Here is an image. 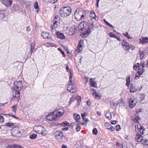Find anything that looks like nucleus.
Returning a JSON list of instances; mask_svg holds the SVG:
<instances>
[{"label":"nucleus","instance_id":"nucleus-38","mask_svg":"<svg viewBox=\"0 0 148 148\" xmlns=\"http://www.w3.org/2000/svg\"><path fill=\"white\" fill-rule=\"evenodd\" d=\"M142 143L144 145H148V140L146 139H143Z\"/></svg>","mask_w":148,"mask_h":148},{"label":"nucleus","instance_id":"nucleus-48","mask_svg":"<svg viewBox=\"0 0 148 148\" xmlns=\"http://www.w3.org/2000/svg\"><path fill=\"white\" fill-rule=\"evenodd\" d=\"M109 35L110 37H111L114 38H115V36H116L114 34H113L112 32H110V33H109Z\"/></svg>","mask_w":148,"mask_h":148},{"label":"nucleus","instance_id":"nucleus-42","mask_svg":"<svg viewBox=\"0 0 148 148\" xmlns=\"http://www.w3.org/2000/svg\"><path fill=\"white\" fill-rule=\"evenodd\" d=\"M16 105H14V106H13L12 107V111L13 112H14L15 113L16 112V110H17V108H16Z\"/></svg>","mask_w":148,"mask_h":148},{"label":"nucleus","instance_id":"nucleus-16","mask_svg":"<svg viewBox=\"0 0 148 148\" xmlns=\"http://www.w3.org/2000/svg\"><path fill=\"white\" fill-rule=\"evenodd\" d=\"M90 18H94L96 21H97L98 20V17H96L94 11L92 10L90 14Z\"/></svg>","mask_w":148,"mask_h":148},{"label":"nucleus","instance_id":"nucleus-5","mask_svg":"<svg viewBox=\"0 0 148 148\" xmlns=\"http://www.w3.org/2000/svg\"><path fill=\"white\" fill-rule=\"evenodd\" d=\"M64 113V110L63 108H60L58 110H56L53 112V114L55 115L57 118L60 117Z\"/></svg>","mask_w":148,"mask_h":148},{"label":"nucleus","instance_id":"nucleus-61","mask_svg":"<svg viewBox=\"0 0 148 148\" xmlns=\"http://www.w3.org/2000/svg\"><path fill=\"white\" fill-rule=\"evenodd\" d=\"M12 125V123H8L5 124V126H8L10 127Z\"/></svg>","mask_w":148,"mask_h":148},{"label":"nucleus","instance_id":"nucleus-40","mask_svg":"<svg viewBox=\"0 0 148 148\" xmlns=\"http://www.w3.org/2000/svg\"><path fill=\"white\" fill-rule=\"evenodd\" d=\"M123 34L125 36H126L128 39H131L132 38V37H131L130 36L127 32H126L125 33H123Z\"/></svg>","mask_w":148,"mask_h":148},{"label":"nucleus","instance_id":"nucleus-3","mask_svg":"<svg viewBox=\"0 0 148 148\" xmlns=\"http://www.w3.org/2000/svg\"><path fill=\"white\" fill-rule=\"evenodd\" d=\"M71 8L68 6L62 8L60 10V14L63 18L67 17L71 14Z\"/></svg>","mask_w":148,"mask_h":148},{"label":"nucleus","instance_id":"nucleus-28","mask_svg":"<svg viewBox=\"0 0 148 148\" xmlns=\"http://www.w3.org/2000/svg\"><path fill=\"white\" fill-rule=\"evenodd\" d=\"M130 75H129L127 77H126V85L128 87L130 85Z\"/></svg>","mask_w":148,"mask_h":148},{"label":"nucleus","instance_id":"nucleus-35","mask_svg":"<svg viewBox=\"0 0 148 148\" xmlns=\"http://www.w3.org/2000/svg\"><path fill=\"white\" fill-rule=\"evenodd\" d=\"M79 16L80 17L78 18L76 17H75L76 20L77 21H79L81 19H83L84 17L86 16V15L83 14L82 15H80Z\"/></svg>","mask_w":148,"mask_h":148},{"label":"nucleus","instance_id":"nucleus-2","mask_svg":"<svg viewBox=\"0 0 148 148\" xmlns=\"http://www.w3.org/2000/svg\"><path fill=\"white\" fill-rule=\"evenodd\" d=\"M54 135L59 142H66L67 141L66 137L63 135L62 132L61 131L58 130L55 132Z\"/></svg>","mask_w":148,"mask_h":148},{"label":"nucleus","instance_id":"nucleus-43","mask_svg":"<svg viewBox=\"0 0 148 148\" xmlns=\"http://www.w3.org/2000/svg\"><path fill=\"white\" fill-rule=\"evenodd\" d=\"M104 126L107 129H108V128L111 126L110 124L109 123H106L104 124Z\"/></svg>","mask_w":148,"mask_h":148},{"label":"nucleus","instance_id":"nucleus-49","mask_svg":"<svg viewBox=\"0 0 148 148\" xmlns=\"http://www.w3.org/2000/svg\"><path fill=\"white\" fill-rule=\"evenodd\" d=\"M31 3V2L29 1H27L25 2V3L26 5V7L27 8L29 7V6L30 5Z\"/></svg>","mask_w":148,"mask_h":148},{"label":"nucleus","instance_id":"nucleus-17","mask_svg":"<svg viewBox=\"0 0 148 148\" xmlns=\"http://www.w3.org/2000/svg\"><path fill=\"white\" fill-rule=\"evenodd\" d=\"M137 90V88H136L135 86L132 84L131 85L130 89V92L131 93H133L136 92Z\"/></svg>","mask_w":148,"mask_h":148},{"label":"nucleus","instance_id":"nucleus-59","mask_svg":"<svg viewBox=\"0 0 148 148\" xmlns=\"http://www.w3.org/2000/svg\"><path fill=\"white\" fill-rule=\"evenodd\" d=\"M65 65L66 66V70L67 72H69L70 71V70L69 69V66H68V65L66 64H65Z\"/></svg>","mask_w":148,"mask_h":148},{"label":"nucleus","instance_id":"nucleus-25","mask_svg":"<svg viewBox=\"0 0 148 148\" xmlns=\"http://www.w3.org/2000/svg\"><path fill=\"white\" fill-rule=\"evenodd\" d=\"M139 117L138 116H135L134 119H132V120L134 123H136L137 124L139 123Z\"/></svg>","mask_w":148,"mask_h":148},{"label":"nucleus","instance_id":"nucleus-47","mask_svg":"<svg viewBox=\"0 0 148 148\" xmlns=\"http://www.w3.org/2000/svg\"><path fill=\"white\" fill-rule=\"evenodd\" d=\"M47 131L46 130H44L42 131L41 134L43 136H45L47 134Z\"/></svg>","mask_w":148,"mask_h":148},{"label":"nucleus","instance_id":"nucleus-36","mask_svg":"<svg viewBox=\"0 0 148 148\" xmlns=\"http://www.w3.org/2000/svg\"><path fill=\"white\" fill-rule=\"evenodd\" d=\"M145 130V129L144 127L142 126V127L140 128V129H139L137 131H139L141 134H144V131Z\"/></svg>","mask_w":148,"mask_h":148},{"label":"nucleus","instance_id":"nucleus-21","mask_svg":"<svg viewBox=\"0 0 148 148\" xmlns=\"http://www.w3.org/2000/svg\"><path fill=\"white\" fill-rule=\"evenodd\" d=\"M92 90L93 91V95L95 96V98L98 99H100V94L99 93L97 92V91L94 89H92Z\"/></svg>","mask_w":148,"mask_h":148},{"label":"nucleus","instance_id":"nucleus-9","mask_svg":"<svg viewBox=\"0 0 148 148\" xmlns=\"http://www.w3.org/2000/svg\"><path fill=\"white\" fill-rule=\"evenodd\" d=\"M86 27V24L84 22H80L78 27V31L79 32H81L82 31L84 30Z\"/></svg>","mask_w":148,"mask_h":148},{"label":"nucleus","instance_id":"nucleus-63","mask_svg":"<svg viewBox=\"0 0 148 148\" xmlns=\"http://www.w3.org/2000/svg\"><path fill=\"white\" fill-rule=\"evenodd\" d=\"M107 24H106L107 25H108L109 27H112V28H114V27L112 25L110 24L108 22V23H107Z\"/></svg>","mask_w":148,"mask_h":148},{"label":"nucleus","instance_id":"nucleus-20","mask_svg":"<svg viewBox=\"0 0 148 148\" xmlns=\"http://www.w3.org/2000/svg\"><path fill=\"white\" fill-rule=\"evenodd\" d=\"M75 100L77 101V104L76 106H77V107H78L81 101V98L80 96H77L76 97H75Z\"/></svg>","mask_w":148,"mask_h":148},{"label":"nucleus","instance_id":"nucleus-26","mask_svg":"<svg viewBox=\"0 0 148 148\" xmlns=\"http://www.w3.org/2000/svg\"><path fill=\"white\" fill-rule=\"evenodd\" d=\"M20 9L19 7L16 4H14L12 7V11H16Z\"/></svg>","mask_w":148,"mask_h":148},{"label":"nucleus","instance_id":"nucleus-24","mask_svg":"<svg viewBox=\"0 0 148 148\" xmlns=\"http://www.w3.org/2000/svg\"><path fill=\"white\" fill-rule=\"evenodd\" d=\"M5 16V12L3 10H0V20L3 19Z\"/></svg>","mask_w":148,"mask_h":148},{"label":"nucleus","instance_id":"nucleus-50","mask_svg":"<svg viewBox=\"0 0 148 148\" xmlns=\"http://www.w3.org/2000/svg\"><path fill=\"white\" fill-rule=\"evenodd\" d=\"M70 101L69 102V104L74 101V97L73 96L71 98H70Z\"/></svg>","mask_w":148,"mask_h":148},{"label":"nucleus","instance_id":"nucleus-41","mask_svg":"<svg viewBox=\"0 0 148 148\" xmlns=\"http://www.w3.org/2000/svg\"><path fill=\"white\" fill-rule=\"evenodd\" d=\"M94 27V23L92 22H91L89 23L88 26L87 27H90L91 29H93Z\"/></svg>","mask_w":148,"mask_h":148},{"label":"nucleus","instance_id":"nucleus-51","mask_svg":"<svg viewBox=\"0 0 148 148\" xmlns=\"http://www.w3.org/2000/svg\"><path fill=\"white\" fill-rule=\"evenodd\" d=\"M73 75L70 72V76H69V81L70 82V83L71 84L72 82V78Z\"/></svg>","mask_w":148,"mask_h":148},{"label":"nucleus","instance_id":"nucleus-30","mask_svg":"<svg viewBox=\"0 0 148 148\" xmlns=\"http://www.w3.org/2000/svg\"><path fill=\"white\" fill-rule=\"evenodd\" d=\"M68 34L70 35H73L74 34V30L73 27H71L69 29Z\"/></svg>","mask_w":148,"mask_h":148},{"label":"nucleus","instance_id":"nucleus-31","mask_svg":"<svg viewBox=\"0 0 148 148\" xmlns=\"http://www.w3.org/2000/svg\"><path fill=\"white\" fill-rule=\"evenodd\" d=\"M34 8L35 9L37 10V12H38L39 10V8L38 5V3L36 1H35L34 3Z\"/></svg>","mask_w":148,"mask_h":148},{"label":"nucleus","instance_id":"nucleus-52","mask_svg":"<svg viewBox=\"0 0 148 148\" xmlns=\"http://www.w3.org/2000/svg\"><path fill=\"white\" fill-rule=\"evenodd\" d=\"M145 71V70L143 69L142 70H138V73L140 74V75H141L142 73Z\"/></svg>","mask_w":148,"mask_h":148},{"label":"nucleus","instance_id":"nucleus-39","mask_svg":"<svg viewBox=\"0 0 148 148\" xmlns=\"http://www.w3.org/2000/svg\"><path fill=\"white\" fill-rule=\"evenodd\" d=\"M37 135L34 134H33L29 136V138L31 139H34L36 138Z\"/></svg>","mask_w":148,"mask_h":148},{"label":"nucleus","instance_id":"nucleus-22","mask_svg":"<svg viewBox=\"0 0 148 148\" xmlns=\"http://www.w3.org/2000/svg\"><path fill=\"white\" fill-rule=\"evenodd\" d=\"M57 35L58 38L61 39H63L65 38V37L62 33L58 32H57Z\"/></svg>","mask_w":148,"mask_h":148},{"label":"nucleus","instance_id":"nucleus-27","mask_svg":"<svg viewBox=\"0 0 148 148\" xmlns=\"http://www.w3.org/2000/svg\"><path fill=\"white\" fill-rule=\"evenodd\" d=\"M80 119V115L77 114L75 113V120L76 121L78 122L79 121Z\"/></svg>","mask_w":148,"mask_h":148},{"label":"nucleus","instance_id":"nucleus-62","mask_svg":"<svg viewBox=\"0 0 148 148\" xmlns=\"http://www.w3.org/2000/svg\"><path fill=\"white\" fill-rule=\"evenodd\" d=\"M112 103L113 105L114 106H115V107H116L117 105V104L114 101H112Z\"/></svg>","mask_w":148,"mask_h":148},{"label":"nucleus","instance_id":"nucleus-54","mask_svg":"<svg viewBox=\"0 0 148 148\" xmlns=\"http://www.w3.org/2000/svg\"><path fill=\"white\" fill-rule=\"evenodd\" d=\"M116 130L117 131H119L120 130L121 128L120 127V125H117L116 126Z\"/></svg>","mask_w":148,"mask_h":148},{"label":"nucleus","instance_id":"nucleus-10","mask_svg":"<svg viewBox=\"0 0 148 148\" xmlns=\"http://www.w3.org/2000/svg\"><path fill=\"white\" fill-rule=\"evenodd\" d=\"M84 46V41L82 40H80L79 42L77 47L78 52H80L83 50V47Z\"/></svg>","mask_w":148,"mask_h":148},{"label":"nucleus","instance_id":"nucleus-13","mask_svg":"<svg viewBox=\"0 0 148 148\" xmlns=\"http://www.w3.org/2000/svg\"><path fill=\"white\" fill-rule=\"evenodd\" d=\"M136 140L137 142H141L143 140V137L140 134H138L135 136Z\"/></svg>","mask_w":148,"mask_h":148},{"label":"nucleus","instance_id":"nucleus-8","mask_svg":"<svg viewBox=\"0 0 148 148\" xmlns=\"http://www.w3.org/2000/svg\"><path fill=\"white\" fill-rule=\"evenodd\" d=\"M59 17L58 15H56L53 20V26L55 28H57L59 24Z\"/></svg>","mask_w":148,"mask_h":148},{"label":"nucleus","instance_id":"nucleus-15","mask_svg":"<svg viewBox=\"0 0 148 148\" xmlns=\"http://www.w3.org/2000/svg\"><path fill=\"white\" fill-rule=\"evenodd\" d=\"M72 82H71V84L70 83V82H69V84L67 86V90L69 91L70 92L73 93L74 92V89L72 87Z\"/></svg>","mask_w":148,"mask_h":148},{"label":"nucleus","instance_id":"nucleus-56","mask_svg":"<svg viewBox=\"0 0 148 148\" xmlns=\"http://www.w3.org/2000/svg\"><path fill=\"white\" fill-rule=\"evenodd\" d=\"M110 131H113L114 130V128L113 127L111 126L108 128V129Z\"/></svg>","mask_w":148,"mask_h":148},{"label":"nucleus","instance_id":"nucleus-29","mask_svg":"<svg viewBox=\"0 0 148 148\" xmlns=\"http://www.w3.org/2000/svg\"><path fill=\"white\" fill-rule=\"evenodd\" d=\"M139 54L140 55V59H142L145 56V53L144 51L141 50H140Z\"/></svg>","mask_w":148,"mask_h":148},{"label":"nucleus","instance_id":"nucleus-45","mask_svg":"<svg viewBox=\"0 0 148 148\" xmlns=\"http://www.w3.org/2000/svg\"><path fill=\"white\" fill-rule=\"evenodd\" d=\"M93 134L96 135L97 133V130L96 128H94L92 130Z\"/></svg>","mask_w":148,"mask_h":148},{"label":"nucleus","instance_id":"nucleus-60","mask_svg":"<svg viewBox=\"0 0 148 148\" xmlns=\"http://www.w3.org/2000/svg\"><path fill=\"white\" fill-rule=\"evenodd\" d=\"M140 65L142 67V68L145 67V63L143 61L141 62L140 63Z\"/></svg>","mask_w":148,"mask_h":148},{"label":"nucleus","instance_id":"nucleus-6","mask_svg":"<svg viewBox=\"0 0 148 148\" xmlns=\"http://www.w3.org/2000/svg\"><path fill=\"white\" fill-rule=\"evenodd\" d=\"M137 100L135 98H131L129 100V107L130 108H133L136 105Z\"/></svg>","mask_w":148,"mask_h":148},{"label":"nucleus","instance_id":"nucleus-57","mask_svg":"<svg viewBox=\"0 0 148 148\" xmlns=\"http://www.w3.org/2000/svg\"><path fill=\"white\" fill-rule=\"evenodd\" d=\"M4 121V118L3 117L0 115V122L1 123H2Z\"/></svg>","mask_w":148,"mask_h":148},{"label":"nucleus","instance_id":"nucleus-55","mask_svg":"<svg viewBox=\"0 0 148 148\" xmlns=\"http://www.w3.org/2000/svg\"><path fill=\"white\" fill-rule=\"evenodd\" d=\"M11 126H10V127H17L18 126V125L17 124H13L12 123V125Z\"/></svg>","mask_w":148,"mask_h":148},{"label":"nucleus","instance_id":"nucleus-4","mask_svg":"<svg viewBox=\"0 0 148 148\" xmlns=\"http://www.w3.org/2000/svg\"><path fill=\"white\" fill-rule=\"evenodd\" d=\"M91 32V28L89 27H86L81 32L82 33L81 36L82 38H85L89 35Z\"/></svg>","mask_w":148,"mask_h":148},{"label":"nucleus","instance_id":"nucleus-58","mask_svg":"<svg viewBox=\"0 0 148 148\" xmlns=\"http://www.w3.org/2000/svg\"><path fill=\"white\" fill-rule=\"evenodd\" d=\"M21 131H19L18 132H17L16 134V136L17 137H20L21 136Z\"/></svg>","mask_w":148,"mask_h":148},{"label":"nucleus","instance_id":"nucleus-18","mask_svg":"<svg viewBox=\"0 0 148 148\" xmlns=\"http://www.w3.org/2000/svg\"><path fill=\"white\" fill-rule=\"evenodd\" d=\"M93 80V78H91L90 79V84L92 87L97 88V84L95 81Z\"/></svg>","mask_w":148,"mask_h":148},{"label":"nucleus","instance_id":"nucleus-12","mask_svg":"<svg viewBox=\"0 0 148 148\" xmlns=\"http://www.w3.org/2000/svg\"><path fill=\"white\" fill-rule=\"evenodd\" d=\"M57 118L56 116H55V115H54L53 114V112L49 114L47 117L48 120L51 121H56Z\"/></svg>","mask_w":148,"mask_h":148},{"label":"nucleus","instance_id":"nucleus-34","mask_svg":"<svg viewBox=\"0 0 148 148\" xmlns=\"http://www.w3.org/2000/svg\"><path fill=\"white\" fill-rule=\"evenodd\" d=\"M111 112H107L106 114V116L107 118L108 119H110L111 118Z\"/></svg>","mask_w":148,"mask_h":148},{"label":"nucleus","instance_id":"nucleus-46","mask_svg":"<svg viewBox=\"0 0 148 148\" xmlns=\"http://www.w3.org/2000/svg\"><path fill=\"white\" fill-rule=\"evenodd\" d=\"M58 49L60 51L62 54L63 55V57H65L66 56L64 51L62 50L60 48H58Z\"/></svg>","mask_w":148,"mask_h":148},{"label":"nucleus","instance_id":"nucleus-33","mask_svg":"<svg viewBox=\"0 0 148 148\" xmlns=\"http://www.w3.org/2000/svg\"><path fill=\"white\" fill-rule=\"evenodd\" d=\"M82 11L81 9L77 8L75 11V15L77 14H79L80 15L82 13Z\"/></svg>","mask_w":148,"mask_h":148},{"label":"nucleus","instance_id":"nucleus-44","mask_svg":"<svg viewBox=\"0 0 148 148\" xmlns=\"http://www.w3.org/2000/svg\"><path fill=\"white\" fill-rule=\"evenodd\" d=\"M140 100L141 101L144 100L145 97V95L143 94H141L140 95Z\"/></svg>","mask_w":148,"mask_h":148},{"label":"nucleus","instance_id":"nucleus-11","mask_svg":"<svg viewBox=\"0 0 148 148\" xmlns=\"http://www.w3.org/2000/svg\"><path fill=\"white\" fill-rule=\"evenodd\" d=\"M122 45L123 49L125 50L128 51L130 48L129 44L126 42L125 40H123L122 41Z\"/></svg>","mask_w":148,"mask_h":148},{"label":"nucleus","instance_id":"nucleus-14","mask_svg":"<svg viewBox=\"0 0 148 148\" xmlns=\"http://www.w3.org/2000/svg\"><path fill=\"white\" fill-rule=\"evenodd\" d=\"M140 40V43L143 44H146L148 42V38L146 37H142Z\"/></svg>","mask_w":148,"mask_h":148},{"label":"nucleus","instance_id":"nucleus-23","mask_svg":"<svg viewBox=\"0 0 148 148\" xmlns=\"http://www.w3.org/2000/svg\"><path fill=\"white\" fill-rule=\"evenodd\" d=\"M35 46V43L34 42H32L30 44V52L31 53V54H32V53L33 52V51L34 49V47Z\"/></svg>","mask_w":148,"mask_h":148},{"label":"nucleus","instance_id":"nucleus-37","mask_svg":"<svg viewBox=\"0 0 148 148\" xmlns=\"http://www.w3.org/2000/svg\"><path fill=\"white\" fill-rule=\"evenodd\" d=\"M143 126H142L140 124H136L135 126V130L136 131V130H138L141 127H142Z\"/></svg>","mask_w":148,"mask_h":148},{"label":"nucleus","instance_id":"nucleus-53","mask_svg":"<svg viewBox=\"0 0 148 148\" xmlns=\"http://www.w3.org/2000/svg\"><path fill=\"white\" fill-rule=\"evenodd\" d=\"M81 129V127L79 125H77L75 128V130L77 132L79 131Z\"/></svg>","mask_w":148,"mask_h":148},{"label":"nucleus","instance_id":"nucleus-19","mask_svg":"<svg viewBox=\"0 0 148 148\" xmlns=\"http://www.w3.org/2000/svg\"><path fill=\"white\" fill-rule=\"evenodd\" d=\"M41 35L42 37L44 38H47L49 39L51 37H49V34L45 32H43L42 33Z\"/></svg>","mask_w":148,"mask_h":148},{"label":"nucleus","instance_id":"nucleus-32","mask_svg":"<svg viewBox=\"0 0 148 148\" xmlns=\"http://www.w3.org/2000/svg\"><path fill=\"white\" fill-rule=\"evenodd\" d=\"M69 123L67 121H65L60 123V126H66L69 125Z\"/></svg>","mask_w":148,"mask_h":148},{"label":"nucleus","instance_id":"nucleus-64","mask_svg":"<svg viewBox=\"0 0 148 148\" xmlns=\"http://www.w3.org/2000/svg\"><path fill=\"white\" fill-rule=\"evenodd\" d=\"M144 52L146 54L148 53V47H146L144 50Z\"/></svg>","mask_w":148,"mask_h":148},{"label":"nucleus","instance_id":"nucleus-7","mask_svg":"<svg viewBox=\"0 0 148 148\" xmlns=\"http://www.w3.org/2000/svg\"><path fill=\"white\" fill-rule=\"evenodd\" d=\"M1 3L6 7H9L12 5V0H0Z\"/></svg>","mask_w":148,"mask_h":148},{"label":"nucleus","instance_id":"nucleus-1","mask_svg":"<svg viewBox=\"0 0 148 148\" xmlns=\"http://www.w3.org/2000/svg\"><path fill=\"white\" fill-rule=\"evenodd\" d=\"M23 85L22 82L21 81H16L14 83L13 87L14 89L15 90V95L12 97V99L18 101L20 95V91L22 89Z\"/></svg>","mask_w":148,"mask_h":148}]
</instances>
